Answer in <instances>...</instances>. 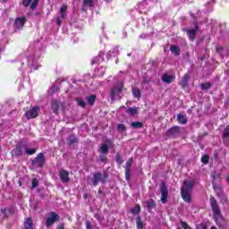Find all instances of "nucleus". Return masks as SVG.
I'll list each match as a JSON object with an SVG mask.
<instances>
[{
    "instance_id": "34",
    "label": "nucleus",
    "mask_w": 229,
    "mask_h": 229,
    "mask_svg": "<svg viewBox=\"0 0 229 229\" xmlns=\"http://www.w3.org/2000/svg\"><path fill=\"white\" fill-rule=\"evenodd\" d=\"M132 94L134 98H140V89H139V88H133Z\"/></svg>"
},
{
    "instance_id": "38",
    "label": "nucleus",
    "mask_w": 229,
    "mask_h": 229,
    "mask_svg": "<svg viewBox=\"0 0 229 229\" xmlns=\"http://www.w3.org/2000/svg\"><path fill=\"white\" fill-rule=\"evenodd\" d=\"M131 128H142V123L140 122H132L131 123Z\"/></svg>"
},
{
    "instance_id": "23",
    "label": "nucleus",
    "mask_w": 229,
    "mask_h": 229,
    "mask_svg": "<svg viewBox=\"0 0 229 229\" xmlns=\"http://www.w3.org/2000/svg\"><path fill=\"white\" fill-rule=\"evenodd\" d=\"M24 227L25 229H33V221L31 218H27L24 222Z\"/></svg>"
},
{
    "instance_id": "13",
    "label": "nucleus",
    "mask_w": 229,
    "mask_h": 229,
    "mask_svg": "<svg viewBox=\"0 0 229 229\" xmlns=\"http://www.w3.org/2000/svg\"><path fill=\"white\" fill-rule=\"evenodd\" d=\"M25 145H18L11 151L12 157H22L24 153Z\"/></svg>"
},
{
    "instance_id": "51",
    "label": "nucleus",
    "mask_w": 229,
    "mask_h": 229,
    "mask_svg": "<svg viewBox=\"0 0 229 229\" xmlns=\"http://www.w3.org/2000/svg\"><path fill=\"white\" fill-rule=\"evenodd\" d=\"M67 12V5H63L60 9L61 13H65Z\"/></svg>"
},
{
    "instance_id": "53",
    "label": "nucleus",
    "mask_w": 229,
    "mask_h": 229,
    "mask_svg": "<svg viewBox=\"0 0 229 229\" xmlns=\"http://www.w3.org/2000/svg\"><path fill=\"white\" fill-rule=\"evenodd\" d=\"M149 37V34H141L140 35V38H148Z\"/></svg>"
},
{
    "instance_id": "15",
    "label": "nucleus",
    "mask_w": 229,
    "mask_h": 229,
    "mask_svg": "<svg viewBox=\"0 0 229 229\" xmlns=\"http://www.w3.org/2000/svg\"><path fill=\"white\" fill-rule=\"evenodd\" d=\"M149 3H151V0H143L142 2L138 4V7H139L140 13H146V12H144V10H148V6Z\"/></svg>"
},
{
    "instance_id": "7",
    "label": "nucleus",
    "mask_w": 229,
    "mask_h": 229,
    "mask_svg": "<svg viewBox=\"0 0 229 229\" xmlns=\"http://www.w3.org/2000/svg\"><path fill=\"white\" fill-rule=\"evenodd\" d=\"M121 90H123V82H119L111 90V99H121Z\"/></svg>"
},
{
    "instance_id": "18",
    "label": "nucleus",
    "mask_w": 229,
    "mask_h": 229,
    "mask_svg": "<svg viewBox=\"0 0 229 229\" xmlns=\"http://www.w3.org/2000/svg\"><path fill=\"white\" fill-rule=\"evenodd\" d=\"M87 8H94V0H83L82 12H87Z\"/></svg>"
},
{
    "instance_id": "50",
    "label": "nucleus",
    "mask_w": 229,
    "mask_h": 229,
    "mask_svg": "<svg viewBox=\"0 0 229 229\" xmlns=\"http://www.w3.org/2000/svg\"><path fill=\"white\" fill-rule=\"evenodd\" d=\"M197 229H207V225L199 224V225H197Z\"/></svg>"
},
{
    "instance_id": "37",
    "label": "nucleus",
    "mask_w": 229,
    "mask_h": 229,
    "mask_svg": "<svg viewBox=\"0 0 229 229\" xmlns=\"http://www.w3.org/2000/svg\"><path fill=\"white\" fill-rule=\"evenodd\" d=\"M202 90H208V89H210L212 87V85L210 84V82H206L200 85Z\"/></svg>"
},
{
    "instance_id": "55",
    "label": "nucleus",
    "mask_w": 229,
    "mask_h": 229,
    "mask_svg": "<svg viewBox=\"0 0 229 229\" xmlns=\"http://www.w3.org/2000/svg\"><path fill=\"white\" fill-rule=\"evenodd\" d=\"M59 18H61V20H63L64 21V19H65V17H66V15H65V13H61V15L60 16H58Z\"/></svg>"
},
{
    "instance_id": "62",
    "label": "nucleus",
    "mask_w": 229,
    "mask_h": 229,
    "mask_svg": "<svg viewBox=\"0 0 229 229\" xmlns=\"http://www.w3.org/2000/svg\"><path fill=\"white\" fill-rule=\"evenodd\" d=\"M210 229H217L216 226H212Z\"/></svg>"
},
{
    "instance_id": "25",
    "label": "nucleus",
    "mask_w": 229,
    "mask_h": 229,
    "mask_svg": "<svg viewBox=\"0 0 229 229\" xmlns=\"http://www.w3.org/2000/svg\"><path fill=\"white\" fill-rule=\"evenodd\" d=\"M198 32V29L188 30V37L190 39L194 40L196 38V33Z\"/></svg>"
},
{
    "instance_id": "63",
    "label": "nucleus",
    "mask_w": 229,
    "mask_h": 229,
    "mask_svg": "<svg viewBox=\"0 0 229 229\" xmlns=\"http://www.w3.org/2000/svg\"><path fill=\"white\" fill-rule=\"evenodd\" d=\"M55 89H56V87L54 86L51 88V90H55Z\"/></svg>"
},
{
    "instance_id": "27",
    "label": "nucleus",
    "mask_w": 229,
    "mask_h": 229,
    "mask_svg": "<svg viewBox=\"0 0 229 229\" xmlns=\"http://www.w3.org/2000/svg\"><path fill=\"white\" fill-rule=\"evenodd\" d=\"M177 120L180 124H187V118H185L182 114L177 115Z\"/></svg>"
},
{
    "instance_id": "39",
    "label": "nucleus",
    "mask_w": 229,
    "mask_h": 229,
    "mask_svg": "<svg viewBox=\"0 0 229 229\" xmlns=\"http://www.w3.org/2000/svg\"><path fill=\"white\" fill-rule=\"evenodd\" d=\"M117 130H118V131L123 133V131H126V126H124V124H123V123H119L117 125Z\"/></svg>"
},
{
    "instance_id": "32",
    "label": "nucleus",
    "mask_w": 229,
    "mask_h": 229,
    "mask_svg": "<svg viewBox=\"0 0 229 229\" xmlns=\"http://www.w3.org/2000/svg\"><path fill=\"white\" fill-rule=\"evenodd\" d=\"M133 216H137V214L140 213V205L136 204L135 207L131 210Z\"/></svg>"
},
{
    "instance_id": "31",
    "label": "nucleus",
    "mask_w": 229,
    "mask_h": 229,
    "mask_svg": "<svg viewBox=\"0 0 229 229\" xmlns=\"http://www.w3.org/2000/svg\"><path fill=\"white\" fill-rule=\"evenodd\" d=\"M212 184L214 187L215 192H216L217 196H221L223 194V191H221V188H219L216 183H214V181H212Z\"/></svg>"
},
{
    "instance_id": "20",
    "label": "nucleus",
    "mask_w": 229,
    "mask_h": 229,
    "mask_svg": "<svg viewBox=\"0 0 229 229\" xmlns=\"http://www.w3.org/2000/svg\"><path fill=\"white\" fill-rule=\"evenodd\" d=\"M189 80H191V76L189 75V73H185L181 81L182 87H187V85H189Z\"/></svg>"
},
{
    "instance_id": "46",
    "label": "nucleus",
    "mask_w": 229,
    "mask_h": 229,
    "mask_svg": "<svg viewBox=\"0 0 229 229\" xmlns=\"http://www.w3.org/2000/svg\"><path fill=\"white\" fill-rule=\"evenodd\" d=\"M38 186V180L37 178L32 179V189H35Z\"/></svg>"
},
{
    "instance_id": "16",
    "label": "nucleus",
    "mask_w": 229,
    "mask_h": 229,
    "mask_svg": "<svg viewBox=\"0 0 229 229\" xmlns=\"http://www.w3.org/2000/svg\"><path fill=\"white\" fill-rule=\"evenodd\" d=\"M180 134V127H172L166 131L167 137H176Z\"/></svg>"
},
{
    "instance_id": "40",
    "label": "nucleus",
    "mask_w": 229,
    "mask_h": 229,
    "mask_svg": "<svg viewBox=\"0 0 229 229\" xmlns=\"http://www.w3.org/2000/svg\"><path fill=\"white\" fill-rule=\"evenodd\" d=\"M38 1L39 0H33L32 3L30 4V10H35L37 6H38Z\"/></svg>"
},
{
    "instance_id": "3",
    "label": "nucleus",
    "mask_w": 229,
    "mask_h": 229,
    "mask_svg": "<svg viewBox=\"0 0 229 229\" xmlns=\"http://www.w3.org/2000/svg\"><path fill=\"white\" fill-rule=\"evenodd\" d=\"M210 205L214 214V220L216 221V225H219V221H223V216H221V209L217 205V200H216V198H210Z\"/></svg>"
},
{
    "instance_id": "5",
    "label": "nucleus",
    "mask_w": 229,
    "mask_h": 229,
    "mask_svg": "<svg viewBox=\"0 0 229 229\" xmlns=\"http://www.w3.org/2000/svg\"><path fill=\"white\" fill-rule=\"evenodd\" d=\"M56 221H60V216L55 212H50L48 213V216L47 218L46 226L49 228L53 226V225L55 224Z\"/></svg>"
},
{
    "instance_id": "43",
    "label": "nucleus",
    "mask_w": 229,
    "mask_h": 229,
    "mask_svg": "<svg viewBox=\"0 0 229 229\" xmlns=\"http://www.w3.org/2000/svg\"><path fill=\"white\" fill-rule=\"evenodd\" d=\"M115 161L117 162V164H123V158L121 157V154L117 153L115 155Z\"/></svg>"
},
{
    "instance_id": "47",
    "label": "nucleus",
    "mask_w": 229,
    "mask_h": 229,
    "mask_svg": "<svg viewBox=\"0 0 229 229\" xmlns=\"http://www.w3.org/2000/svg\"><path fill=\"white\" fill-rule=\"evenodd\" d=\"M208 160H209L208 156H202L201 162L203 164H208Z\"/></svg>"
},
{
    "instance_id": "60",
    "label": "nucleus",
    "mask_w": 229,
    "mask_h": 229,
    "mask_svg": "<svg viewBox=\"0 0 229 229\" xmlns=\"http://www.w3.org/2000/svg\"><path fill=\"white\" fill-rule=\"evenodd\" d=\"M21 69L24 70V63L21 62Z\"/></svg>"
},
{
    "instance_id": "8",
    "label": "nucleus",
    "mask_w": 229,
    "mask_h": 229,
    "mask_svg": "<svg viewBox=\"0 0 229 229\" xmlns=\"http://www.w3.org/2000/svg\"><path fill=\"white\" fill-rule=\"evenodd\" d=\"M113 146L114 141L112 140H106L104 144L99 147L98 151L102 155H108V148H112Z\"/></svg>"
},
{
    "instance_id": "2",
    "label": "nucleus",
    "mask_w": 229,
    "mask_h": 229,
    "mask_svg": "<svg viewBox=\"0 0 229 229\" xmlns=\"http://www.w3.org/2000/svg\"><path fill=\"white\" fill-rule=\"evenodd\" d=\"M195 183L196 182L194 181H184L181 190V196L186 203L191 202V194L192 192V189H194Z\"/></svg>"
},
{
    "instance_id": "45",
    "label": "nucleus",
    "mask_w": 229,
    "mask_h": 229,
    "mask_svg": "<svg viewBox=\"0 0 229 229\" xmlns=\"http://www.w3.org/2000/svg\"><path fill=\"white\" fill-rule=\"evenodd\" d=\"M32 1L33 0H23L22 4H23V6H25V8H28V6H30V4H31Z\"/></svg>"
},
{
    "instance_id": "41",
    "label": "nucleus",
    "mask_w": 229,
    "mask_h": 229,
    "mask_svg": "<svg viewBox=\"0 0 229 229\" xmlns=\"http://www.w3.org/2000/svg\"><path fill=\"white\" fill-rule=\"evenodd\" d=\"M58 107H59L58 103L54 102L52 104V110H53L54 114H56V112H58Z\"/></svg>"
},
{
    "instance_id": "42",
    "label": "nucleus",
    "mask_w": 229,
    "mask_h": 229,
    "mask_svg": "<svg viewBox=\"0 0 229 229\" xmlns=\"http://www.w3.org/2000/svg\"><path fill=\"white\" fill-rule=\"evenodd\" d=\"M223 135H224L225 139H228V137H229V125L224 130Z\"/></svg>"
},
{
    "instance_id": "1",
    "label": "nucleus",
    "mask_w": 229,
    "mask_h": 229,
    "mask_svg": "<svg viewBox=\"0 0 229 229\" xmlns=\"http://www.w3.org/2000/svg\"><path fill=\"white\" fill-rule=\"evenodd\" d=\"M40 47L39 42L34 43V45H30L27 50V65L28 67L25 69L26 72H32L33 71H37L40 64L37 62V58L40 57V50L38 47Z\"/></svg>"
},
{
    "instance_id": "24",
    "label": "nucleus",
    "mask_w": 229,
    "mask_h": 229,
    "mask_svg": "<svg viewBox=\"0 0 229 229\" xmlns=\"http://www.w3.org/2000/svg\"><path fill=\"white\" fill-rule=\"evenodd\" d=\"M23 149H24L26 155H29V156L35 155V153H37V148H27L26 145H25V147H23Z\"/></svg>"
},
{
    "instance_id": "10",
    "label": "nucleus",
    "mask_w": 229,
    "mask_h": 229,
    "mask_svg": "<svg viewBox=\"0 0 229 229\" xmlns=\"http://www.w3.org/2000/svg\"><path fill=\"white\" fill-rule=\"evenodd\" d=\"M160 193H161V203H167L169 190H167V186L164 182L160 184Z\"/></svg>"
},
{
    "instance_id": "52",
    "label": "nucleus",
    "mask_w": 229,
    "mask_h": 229,
    "mask_svg": "<svg viewBox=\"0 0 229 229\" xmlns=\"http://www.w3.org/2000/svg\"><path fill=\"white\" fill-rule=\"evenodd\" d=\"M86 229H92V225H90V221L87 220L85 222Z\"/></svg>"
},
{
    "instance_id": "19",
    "label": "nucleus",
    "mask_w": 229,
    "mask_h": 229,
    "mask_svg": "<svg viewBox=\"0 0 229 229\" xmlns=\"http://www.w3.org/2000/svg\"><path fill=\"white\" fill-rule=\"evenodd\" d=\"M105 56V53L104 52H99L98 55L94 57L92 60V64H101V62H103V57Z\"/></svg>"
},
{
    "instance_id": "49",
    "label": "nucleus",
    "mask_w": 229,
    "mask_h": 229,
    "mask_svg": "<svg viewBox=\"0 0 229 229\" xmlns=\"http://www.w3.org/2000/svg\"><path fill=\"white\" fill-rule=\"evenodd\" d=\"M112 53L116 55L117 54V48H114L113 51H109L107 54V58H110L112 56Z\"/></svg>"
},
{
    "instance_id": "58",
    "label": "nucleus",
    "mask_w": 229,
    "mask_h": 229,
    "mask_svg": "<svg viewBox=\"0 0 229 229\" xmlns=\"http://www.w3.org/2000/svg\"><path fill=\"white\" fill-rule=\"evenodd\" d=\"M6 208H4V209H2V213L4 214V217H6Z\"/></svg>"
},
{
    "instance_id": "26",
    "label": "nucleus",
    "mask_w": 229,
    "mask_h": 229,
    "mask_svg": "<svg viewBox=\"0 0 229 229\" xmlns=\"http://www.w3.org/2000/svg\"><path fill=\"white\" fill-rule=\"evenodd\" d=\"M127 114H129V115H137L139 109L137 107H129L127 109Z\"/></svg>"
},
{
    "instance_id": "12",
    "label": "nucleus",
    "mask_w": 229,
    "mask_h": 229,
    "mask_svg": "<svg viewBox=\"0 0 229 229\" xmlns=\"http://www.w3.org/2000/svg\"><path fill=\"white\" fill-rule=\"evenodd\" d=\"M25 24H26V17L24 16L18 17L14 21V30H22Z\"/></svg>"
},
{
    "instance_id": "28",
    "label": "nucleus",
    "mask_w": 229,
    "mask_h": 229,
    "mask_svg": "<svg viewBox=\"0 0 229 229\" xmlns=\"http://www.w3.org/2000/svg\"><path fill=\"white\" fill-rule=\"evenodd\" d=\"M170 51L175 55V56H179L180 55V48L177 46H172L170 47Z\"/></svg>"
},
{
    "instance_id": "17",
    "label": "nucleus",
    "mask_w": 229,
    "mask_h": 229,
    "mask_svg": "<svg viewBox=\"0 0 229 229\" xmlns=\"http://www.w3.org/2000/svg\"><path fill=\"white\" fill-rule=\"evenodd\" d=\"M164 83H173L174 81V75L169 73H164L162 76Z\"/></svg>"
},
{
    "instance_id": "36",
    "label": "nucleus",
    "mask_w": 229,
    "mask_h": 229,
    "mask_svg": "<svg viewBox=\"0 0 229 229\" xmlns=\"http://www.w3.org/2000/svg\"><path fill=\"white\" fill-rule=\"evenodd\" d=\"M67 142H68V144H74V142H76V136H74L72 134L70 135L68 137Z\"/></svg>"
},
{
    "instance_id": "33",
    "label": "nucleus",
    "mask_w": 229,
    "mask_h": 229,
    "mask_svg": "<svg viewBox=\"0 0 229 229\" xmlns=\"http://www.w3.org/2000/svg\"><path fill=\"white\" fill-rule=\"evenodd\" d=\"M75 101L78 104V106H81V108H85L87 103H85V100H83L82 98H76Z\"/></svg>"
},
{
    "instance_id": "57",
    "label": "nucleus",
    "mask_w": 229,
    "mask_h": 229,
    "mask_svg": "<svg viewBox=\"0 0 229 229\" xmlns=\"http://www.w3.org/2000/svg\"><path fill=\"white\" fill-rule=\"evenodd\" d=\"M222 49H223V47H216V50L217 53H221Z\"/></svg>"
},
{
    "instance_id": "48",
    "label": "nucleus",
    "mask_w": 229,
    "mask_h": 229,
    "mask_svg": "<svg viewBox=\"0 0 229 229\" xmlns=\"http://www.w3.org/2000/svg\"><path fill=\"white\" fill-rule=\"evenodd\" d=\"M181 226L183 228V229H192L189 226V225H187L185 222L183 221H181Z\"/></svg>"
},
{
    "instance_id": "22",
    "label": "nucleus",
    "mask_w": 229,
    "mask_h": 229,
    "mask_svg": "<svg viewBox=\"0 0 229 229\" xmlns=\"http://www.w3.org/2000/svg\"><path fill=\"white\" fill-rule=\"evenodd\" d=\"M144 205L148 210H151V208H155V201L153 199H149L144 202Z\"/></svg>"
},
{
    "instance_id": "64",
    "label": "nucleus",
    "mask_w": 229,
    "mask_h": 229,
    "mask_svg": "<svg viewBox=\"0 0 229 229\" xmlns=\"http://www.w3.org/2000/svg\"><path fill=\"white\" fill-rule=\"evenodd\" d=\"M59 229H64V225H59Z\"/></svg>"
},
{
    "instance_id": "54",
    "label": "nucleus",
    "mask_w": 229,
    "mask_h": 229,
    "mask_svg": "<svg viewBox=\"0 0 229 229\" xmlns=\"http://www.w3.org/2000/svg\"><path fill=\"white\" fill-rule=\"evenodd\" d=\"M62 19L61 18H59V17H57V19H56V24H58V26H60L61 24H62Z\"/></svg>"
},
{
    "instance_id": "11",
    "label": "nucleus",
    "mask_w": 229,
    "mask_h": 229,
    "mask_svg": "<svg viewBox=\"0 0 229 229\" xmlns=\"http://www.w3.org/2000/svg\"><path fill=\"white\" fill-rule=\"evenodd\" d=\"M91 182L94 187H98V184L99 183V182H101L102 183H105V179H103V174L101 173H95L93 174Z\"/></svg>"
},
{
    "instance_id": "9",
    "label": "nucleus",
    "mask_w": 229,
    "mask_h": 229,
    "mask_svg": "<svg viewBox=\"0 0 229 229\" xmlns=\"http://www.w3.org/2000/svg\"><path fill=\"white\" fill-rule=\"evenodd\" d=\"M8 31L3 30L0 32V53L4 51V47H6V44H8Z\"/></svg>"
},
{
    "instance_id": "21",
    "label": "nucleus",
    "mask_w": 229,
    "mask_h": 229,
    "mask_svg": "<svg viewBox=\"0 0 229 229\" xmlns=\"http://www.w3.org/2000/svg\"><path fill=\"white\" fill-rule=\"evenodd\" d=\"M133 162L132 158H130L127 162H126V166H125V176L126 179L128 180V174H130V169H131V163Z\"/></svg>"
},
{
    "instance_id": "35",
    "label": "nucleus",
    "mask_w": 229,
    "mask_h": 229,
    "mask_svg": "<svg viewBox=\"0 0 229 229\" xmlns=\"http://www.w3.org/2000/svg\"><path fill=\"white\" fill-rule=\"evenodd\" d=\"M136 224H137V228L138 229H142L143 228V225H142V220L140 219V216H137L136 218Z\"/></svg>"
},
{
    "instance_id": "61",
    "label": "nucleus",
    "mask_w": 229,
    "mask_h": 229,
    "mask_svg": "<svg viewBox=\"0 0 229 229\" xmlns=\"http://www.w3.org/2000/svg\"><path fill=\"white\" fill-rule=\"evenodd\" d=\"M1 3H6L8 0H0Z\"/></svg>"
},
{
    "instance_id": "30",
    "label": "nucleus",
    "mask_w": 229,
    "mask_h": 229,
    "mask_svg": "<svg viewBox=\"0 0 229 229\" xmlns=\"http://www.w3.org/2000/svg\"><path fill=\"white\" fill-rule=\"evenodd\" d=\"M106 68L101 66L95 71L96 76H103L105 74Z\"/></svg>"
},
{
    "instance_id": "29",
    "label": "nucleus",
    "mask_w": 229,
    "mask_h": 229,
    "mask_svg": "<svg viewBox=\"0 0 229 229\" xmlns=\"http://www.w3.org/2000/svg\"><path fill=\"white\" fill-rule=\"evenodd\" d=\"M87 101L90 106L96 103V95H90L87 98Z\"/></svg>"
},
{
    "instance_id": "56",
    "label": "nucleus",
    "mask_w": 229,
    "mask_h": 229,
    "mask_svg": "<svg viewBox=\"0 0 229 229\" xmlns=\"http://www.w3.org/2000/svg\"><path fill=\"white\" fill-rule=\"evenodd\" d=\"M59 18H61V20H63L64 21V19H65V17H66V15H65V13H61V15L60 16H58Z\"/></svg>"
},
{
    "instance_id": "4",
    "label": "nucleus",
    "mask_w": 229,
    "mask_h": 229,
    "mask_svg": "<svg viewBox=\"0 0 229 229\" xmlns=\"http://www.w3.org/2000/svg\"><path fill=\"white\" fill-rule=\"evenodd\" d=\"M46 164V157L43 153H39L37 157L31 161L32 169H37V167H44Z\"/></svg>"
},
{
    "instance_id": "44",
    "label": "nucleus",
    "mask_w": 229,
    "mask_h": 229,
    "mask_svg": "<svg viewBox=\"0 0 229 229\" xmlns=\"http://www.w3.org/2000/svg\"><path fill=\"white\" fill-rule=\"evenodd\" d=\"M99 158L100 162H104V164H106V162H108V158H106V156H105V154H101Z\"/></svg>"
},
{
    "instance_id": "14",
    "label": "nucleus",
    "mask_w": 229,
    "mask_h": 229,
    "mask_svg": "<svg viewBox=\"0 0 229 229\" xmlns=\"http://www.w3.org/2000/svg\"><path fill=\"white\" fill-rule=\"evenodd\" d=\"M59 178L61 179V182H63V183H69L71 180L69 178V172L64 169L59 172Z\"/></svg>"
},
{
    "instance_id": "59",
    "label": "nucleus",
    "mask_w": 229,
    "mask_h": 229,
    "mask_svg": "<svg viewBox=\"0 0 229 229\" xmlns=\"http://www.w3.org/2000/svg\"><path fill=\"white\" fill-rule=\"evenodd\" d=\"M8 211H9V214H13V208H9Z\"/></svg>"
},
{
    "instance_id": "6",
    "label": "nucleus",
    "mask_w": 229,
    "mask_h": 229,
    "mask_svg": "<svg viewBox=\"0 0 229 229\" xmlns=\"http://www.w3.org/2000/svg\"><path fill=\"white\" fill-rule=\"evenodd\" d=\"M40 112V106H36L31 107L30 110L26 111L24 116L26 119H35V117H38V113Z\"/></svg>"
}]
</instances>
